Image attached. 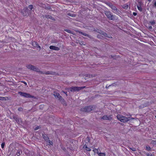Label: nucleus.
I'll return each mask as SVG.
<instances>
[{
    "label": "nucleus",
    "mask_w": 156,
    "mask_h": 156,
    "mask_svg": "<svg viewBox=\"0 0 156 156\" xmlns=\"http://www.w3.org/2000/svg\"><path fill=\"white\" fill-rule=\"evenodd\" d=\"M105 14L109 19L114 20L116 19V16L112 15L109 11H105Z\"/></svg>",
    "instance_id": "1"
},
{
    "label": "nucleus",
    "mask_w": 156,
    "mask_h": 156,
    "mask_svg": "<svg viewBox=\"0 0 156 156\" xmlns=\"http://www.w3.org/2000/svg\"><path fill=\"white\" fill-rule=\"evenodd\" d=\"M116 117L118 119L122 122H127L129 120L128 118L121 115H117Z\"/></svg>",
    "instance_id": "2"
},
{
    "label": "nucleus",
    "mask_w": 156,
    "mask_h": 156,
    "mask_svg": "<svg viewBox=\"0 0 156 156\" xmlns=\"http://www.w3.org/2000/svg\"><path fill=\"white\" fill-rule=\"evenodd\" d=\"M85 87V86L83 87H69V90L71 92H75L76 91H79V90L83 89Z\"/></svg>",
    "instance_id": "3"
},
{
    "label": "nucleus",
    "mask_w": 156,
    "mask_h": 156,
    "mask_svg": "<svg viewBox=\"0 0 156 156\" xmlns=\"http://www.w3.org/2000/svg\"><path fill=\"white\" fill-rule=\"evenodd\" d=\"M18 94H20L21 96L23 97L26 98H35L34 96L31 95L28 93L22 92L21 91H19Z\"/></svg>",
    "instance_id": "4"
},
{
    "label": "nucleus",
    "mask_w": 156,
    "mask_h": 156,
    "mask_svg": "<svg viewBox=\"0 0 156 156\" xmlns=\"http://www.w3.org/2000/svg\"><path fill=\"white\" fill-rule=\"evenodd\" d=\"M81 111L84 112H88L93 110V107L91 106L85 107L81 109Z\"/></svg>",
    "instance_id": "5"
},
{
    "label": "nucleus",
    "mask_w": 156,
    "mask_h": 156,
    "mask_svg": "<svg viewBox=\"0 0 156 156\" xmlns=\"http://www.w3.org/2000/svg\"><path fill=\"white\" fill-rule=\"evenodd\" d=\"M24 153L27 156H33L34 154V152L30 151L27 149L25 150Z\"/></svg>",
    "instance_id": "6"
},
{
    "label": "nucleus",
    "mask_w": 156,
    "mask_h": 156,
    "mask_svg": "<svg viewBox=\"0 0 156 156\" xmlns=\"http://www.w3.org/2000/svg\"><path fill=\"white\" fill-rule=\"evenodd\" d=\"M21 13L24 16H26L27 14L29 13L28 8L27 7L24 8L22 11Z\"/></svg>",
    "instance_id": "7"
},
{
    "label": "nucleus",
    "mask_w": 156,
    "mask_h": 156,
    "mask_svg": "<svg viewBox=\"0 0 156 156\" xmlns=\"http://www.w3.org/2000/svg\"><path fill=\"white\" fill-rule=\"evenodd\" d=\"M111 116L112 115H109L108 116L105 115L102 116L101 118V119L104 120H110L112 119Z\"/></svg>",
    "instance_id": "8"
},
{
    "label": "nucleus",
    "mask_w": 156,
    "mask_h": 156,
    "mask_svg": "<svg viewBox=\"0 0 156 156\" xmlns=\"http://www.w3.org/2000/svg\"><path fill=\"white\" fill-rule=\"evenodd\" d=\"M42 72L43 73H42L43 74H50L52 75H55L56 73L55 72H51V71H48L47 72Z\"/></svg>",
    "instance_id": "9"
},
{
    "label": "nucleus",
    "mask_w": 156,
    "mask_h": 156,
    "mask_svg": "<svg viewBox=\"0 0 156 156\" xmlns=\"http://www.w3.org/2000/svg\"><path fill=\"white\" fill-rule=\"evenodd\" d=\"M49 48L50 49L56 51H58L60 50V48L59 47L52 45L50 46Z\"/></svg>",
    "instance_id": "10"
},
{
    "label": "nucleus",
    "mask_w": 156,
    "mask_h": 156,
    "mask_svg": "<svg viewBox=\"0 0 156 156\" xmlns=\"http://www.w3.org/2000/svg\"><path fill=\"white\" fill-rule=\"evenodd\" d=\"M78 32L79 34H81L87 37L90 38L91 37V36L90 35H89L85 33L79 31H78Z\"/></svg>",
    "instance_id": "11"
},
{
    "label": "nucleus",
    "mask_w": 156,
    "mask_h": 156,
    "mask_svg": "<svg viewBox=\"0 0 156 156\" xmlns=\"http://www.w3.org/2000/svg\"><path fill=\"white\" fill-rule=\"evenodd\" d=\"M33 71H36L37 72H38L39 73L41 74H42V73H43L42 72V71H41L38 68H37L35 66H34V68Z\"/></svg>",
    "instance_id": "12"
},
{
    "label": "nucleus",
    "mask_w": 156,
    "mask_h": 156,
    "mask_svg": "<svg viewBox=\"0 0 156 156\" xmlns=\"http://www.w3.org/2000/svg\"><path fill=\"white\" fill-rule=\"evenodd\" d=\"M44 16H45V17L47 18L51 19L54 21L55 20V19L54 17H52L51 15H44Z\"/></svg>",
    "instance_id": "13"
},
{
    "label": "nucleus",
    "mask_w": 156,
    "mask_h": 156,
    "mask_svg": "<svg viewBox=\"0 0 156 156\" xmlns=\"http://www.w3.org/2000/svg\"><path fill=\"white\" fill-rule=\"evenodd\" d=\"M27 69H30L31 70H33L34 68V66L31 65H29L27 66Z\"/></svg>",
    "instance_id": "14"
},
{
    "label": "nucleus",
    "mask_w": 156,
    "mask_h": 156,
    "mask_svg": "<svg viewBox=\"0 0 156 156\" xmlns=\"http://www.w3.org/2000/svg\"><path fill=\"white\" fill-rule=\"evenodd\" d=\"M42 136L43 138L44 139L45 141H48V140L49 138L47 135L43 134L42 135Z\"/></svg>",
    "instance_id": "15"
},
{
    "label": "nucleus",
    "mask_w": 156,
    "mask_h": 156,
    "mask_svg": "<svg viewBox=\"0 0 156 156\" xmlns=\"http://www.w3.org/2000/svg\"><path fill=\"white\" fill-rule=\"evenodd\" d=\"M33 43L34 44H35V46H34L35 47L39 48L40 50L41 49V47L39 45L38 43L37 42L34 41Z\"/></svg>",
    "instance_id": "16"
},
{
    "label": "nucleus",
    "mask_w": 156,
    "mask_h": 156,
    "mask_svg": "<svg viewBox=\"0 0 156 156\" xmlns=\"http://www.w3.org/2000/svg\"><path fill=\"white\" fill-rule=\"evenodd\" d=\"M43 7L46 9H51V7L50 6V5L47 4V6L45 5H43Z\"/></svg>",
    "instance_id": "17"
},
{
    "label": "nucleus",
    "mask_w": 156,
    "mask_h": 156,
    "mask_svg": "<svg viewBox=\"0 0 156 156\" xmlns=\"http://www.w3.org/2000/svg\"><path fill=\"white\" fill-rule=\"evenodd\" d=\"M111 8L112 9L114 10V11H117L116 12L118 13V12L119 11V10H117V9L115 6L113 5H112L111 7Z\"/></svg>",
    "instance_id": "18"
},
{
    "label": "nucleus",
    "mask_w": 156,
    "mask_h": 156,
    "mask_svg": "<svg viewBox=\"0 0 156 156\" xmlns=\"http://www.w3.org/2000/svg\"><path fill=\"white\" fill-rule=\"evenodd\" d=\"M83 147L88 151H91L89 147H87V146L85 144L83 145Z\"/></svg>",
    "instance_id": "19"
},
{
    "label": "nucleus",
    "mask_w": 156,
    "mask_h": 156,
    "mask_svg": "<svg viewBox=\"0 0 156 156\" xmlns=\"http://www.w3.org/2000/svg\"><path fill=\"white\" fill-rule=\"evenodd\" d=\"M13 118L17 122H19V118L17 116L13 115Z\"/></svg>",
    "instance_id": "20"
},
{
    "label": "nucleus",
    "mask_w": 156,
    "mask_h": 156,
    "mask_svg": "<svg viewBox=\"0 0 156 156\" xmlns=\"http://www.w3.org/2000/svg\"><path fill=\"white\" fill-rule=\"evenodd\" d=\"M54 95L55 98H58L59 96H60V94L54 92Z\"/></svg>",
    "instance_id": "21"
},
{
    "label": "nucleus",
    "mask_w": 156,
    "mask_h": 156,
    "mask_svg": "<svg viewBox=\"0 0 156 156\" xmlns=\"http://www.w3.org/2000/svg\"><path fill=\"white\" fill-rule=\"evenodd\" d=\"M22 153V151L21 150H18L16 153L17 156H19Z\"/></svg>",
    "instance_id": "22"
},
{
    "label": "nucleus",
    "mask_w": 156,
    "mask_h": 156,
    "mask_svg": "<svg viewBox=\"0 0 156 156\" xmlns=\"http://www.w3.org/2000/svg\"><path fill=\"white\" fill-rule=\"evenodd\" d=\"M137 8L138 9L140 12H141L142 11V8L141 7L140 5H137Z\"/></svg>",
    "instance_id": "23"
},
{
    "label": "nucleus",
    "mask_w": 156,
    "mask_h": 156,
    "mask_svg": "<svg viewBox=\"0 0 156 156\" xmlns=\"http://www.w3.org/2000/svg\"><path fill=\"white\" fill-rule=\"evenodd\" d=\"M104 36L105 37H107L109 38H112V36L111 35H110L109 34H106V33H105V34L104 35Z\"/></svg>",
    "instance_id": "24"
},
{
    "label": "nucleus",
    "mask_w": 156,
    "mask_h": 156,
    "mask_svg": "<svg viewBox=\"0 0 156 156\" xmlns=\"http://www.w3.org/2000/svg\"><path fill=\"white\" fill-rule=\"evenodd\" d=\"M64 30L68 33L70 34H73L72 32L69 30V29H65Z\"/></svg>",
    "instance_id": "25"
},
{
    "label": "nucleus",
    "mask_w": 156,
    "mask_h": 156,
    "mask_svg": "<svg viewBox=\"0 0 156 156\" xmlns=\"http://www.w3.org/2000/svg\"><path fill=\"white\" fill-rule=\"evenodd\" d=\"M98 155L100 156H105V153H99Z\"/></svg>",
    "instance_id": "26"
},
{
    "label": "nucleus",
    "mask_w": 156,
    "mask_h": 156,
    "mask_svg": "<svg viewBox=\"0 0 156 156\" xmlns=\"http://www.w3.org/2000/svg\"><path fill=\"white\" fill-rule=\"evenodd\" d=\"M105 3L110 8L112 5V3L109 2H106Z\"/></svg>",
    "instance_id": "27"
},
{
    "label": "nucleus",
    "mask_w": 156,
    "mask_h": 156,
    "mask_svg": "<svg viewBox=\"0 0 156 156\" xmlns=\"http://www.w3.org/2000/svg\"><path fill=\"white\" fill-rule=\"evenodd\" d=\"M94 31H96L98 33H99V34H100V32H101V30H99V29H94Z\"/></svg>",
    "instance_id": "28"
},
{
    "label": "nucleus",
    "mask_w": 156,
    "mask_h": 156,
    "mask_svg": "<svg viewBox=\"0 0 156 156\" xmlns=\"http://www.w3.org/2000/svg\"><path fill=\"white\" fill-rule=\"evenodd\" d=\"M58 98V99L59 100L61 101H63V100H64L63 98H62V97L60 95V96H59Z\"/></svg>",
    "instance_id": "29"
},
{
    "label": "nucleus",
    "mask_w": 156,
    "mask_h": 156,
    "mask_svg": "<svg viewBox=\"0 0 156 156\" xmlns=\"http://www.w3.org/2000/svg\"><path fill=\"white\" fill-rule=\"evenodd\" d=\"M151 143L153 145H156V140H152Z\"/></svg>",
    "instance_id": "30"
},
{
    "label": "nucleus",
    "mask_w": 156,
    "mask_h": 156,
    "mask_svg": "<svg viewBox=\"0 0 156 156\" xmlns=\"http://www.w3.org/2000/svg\"><path fill=\"white\" fill-rule=\"evenodd\" d=\"M93 151H94V153H97L98 154V153H99L98 152V149H97L96 148L94 149L93 150Z\"/></svg>",
    "instance_id": "31"
},
{
    "label": "nucleus",
    "mask_w": 156,
    "mask_h": 156,
    "mask_svg": "<svg viewBox=\"0 0 156 156\" xmlns=\"http://www.w3.org/2000/svg\"><path fill=\"white\" fill-rule=\"evenodd\" d=\"M146 149L148 151H150L151 150V148L149 146H146Z\"/></svg>",
    "instance_id": "32"
},
{
    "label": "nucleus",
    "mask_w": 156,
    "mask_h": 156,
    "mask_svg": "<svg viewBox=\"0 0 156 156\" xmlns=\"http://www.w3.org/2000/svg\"><path fill=\"white\" fill-rule=\"evenodd\" d=\"M48 145H51L53 144L51 140H49L48 142Z\"/></svg>",
    "instance_id": "33"
},
{
    "label": "nucleus",
    "mask_w": 156,
    "mask_h": 156,
    "mask_svg": "<svg viewBox=\"0 0 156 156\" xmlns=\"http://www.w3.org/2000/svg\"><path fill=\"white\" fill-rule=\"evenodd\" d=\"M5 97H0V100L2 101H6V99L5 98Z\"/></svg>",
    "instance_id": "34"
},
{
    "label": "nucleus",
    "mask_w": 156,
    "mask_h": 156,
    "mask_svg": "<svg viewBox=\"0 0 156 156\" xmlns=\"http://www.w3.org/2000/svg\"><path fill=\"white\" fill-rule=\"evenodd\" d=\"M128 5L126 4H125L123 5L122 8L125 9H126L128 8Z\"/></svg>",
    "instance_id": "35"
},
{
    "label": "nucleus",
    "mask_w": 156,
    "mask_h": 156,
    "mask_svg": "<svg viewBox=\"0 0 156 156\" xmlns=\"http://www.w3.org/2000/svg\"><path fill=\"white\" fill-rule=\"evenodd\" d=\"M28 7L30 10H31L33 8V6L32 5H29Z\"/></svg>",
    "instance_id": "36"
},
{
    "label": "nucleus",
    "mask_w": 156,
    "mask_h": 156,
    "mask_svg": "<svg viewBox=\"0 0 156 156\" xmlns=\"http://www.w3.org/2000/svg\"><path fill=\"white\" fill-rule=\"evenodd\" d=\"M150 23H151V25H153L155 23L154 20H153V21H151L150 22Z\"/></svg>",
    "instance_id": "37"
},
{
    "label": "nucleus",
    "mask_w": 156,
    "mask_h": 156,
    "mask_svg": "<svg viewBox=\"0 0 156 156\" xmlns=\"http://www.w3.org/2000/svg\"><path fill=\"white\" fill-rule=\"evenodd\" d=\"M100 34H101L104 35L105 34V32L101 30V32H100Z\"/></svg>",
    "instance_id": "38"
},
{
    "label": "nucleus",
    "mask_w": 156,
    "mask_h": 156,
    "mask_svg": "<svg viewBox=\"0 0 156 156\" xmlns=\"http://www.w3.org/2000/svg\"><path fill=\"white\" fill-rule=\"evenodd\" d=\"M5 142H3L2 144H1V147H2V148H3L4 147V146H5Z\"/></svg>",
    "instance_id": "39"
},
{
    "label": "nucleus",
    "mask_w": 156,
    "mask_h": 156,
    "mask_svg": "<svg viewBox=\"0 0 156 156\" xmlns=\"http://www.w3.org/2000/svg\"><path fill=\"white\" fill-rule=\"evenodd\" d=\"M130 149L133 151H136V149L134 147L130 148Z\"/></svg>",
    "instance_id": "40"
},
{
    "label": "nucleus",
    "mask_w": 156,
    "mask_h": 156,
    "mask_svg": "<svg viewBox=\"0 0 156 156\" xmlns=\"http://www.w3.org/2000/svg\"><path fill=\"white\" fill-rule=\"evenodd\" d=\"M41 128V127H40V126H37L35 128H34V130H37V129H40V128Z\"/></svg>",
    "instance_id": "41"
},
{
    "label": "nucleus",
    "mask_w": 156,
    "mask_h": 156,
    "mask_svg": "<svg viewBox=\"0 0 156 156\" xmlns=\"http://www.w3.org/2000/svg\"><path fill=\"white\" fill-rule=\"evenodd\" d=\"M18 110L19 111H20V112H21V111H23V109L21 107H20V108H19L18 109Z\"/></svg>",
    "instance_id": "42"
},
{
    "label": "nucleus",
    "mask_w": 156,
    "mask_h": 156,
    "mask_svg": "<svg viewBox=\"0 0 156 156\" xmlns=\"http://www.w3.org/2000/svg\"><path fill=\"white\" fill-rule=\"evenodd\" d=\"M86 140L88 142H89L90 141V138L89 137H87L86 139Z\"/></svg>",
    "instance_id": "43"
},
{
    "label": "nucleus",
    "mask_w": 156,
    "mask_h": 156,
    "mask_svg": "<svg viewBox=\"0 0 156 156\" xmlns=\"http://www.w3.org/2000/svg\"><path fill=\"white\" fill-rule=\"evenodd\" d=\"M147 156H154L151 153H148L147 154Z\"/></svg>",
    "instance_id": "44"
},
{
    "label": "nucleus",
    "mask_w": 156,
    "mask_h": 156,
    "mask_svg": "<svg viewBox=\"0 0 156 156\" xmlns=\"http://www.w3.org/2000/svg\"><path fill=\"white\" fill-rule=\"evenodd\" d=\"M148 28L149 29L151 30L152 29V27L151 26H149L148 27Z\"/></svg>",
    "instance_id": "45"
},
{
    "label": "nucleus",
    "mask_w": 156,
    "mask_h": 156,
    "mask_svg": "<svg viewBox=\"0 0 156 156\" xmlns=\"http://www.w3.org/2000/svg\"><path fill=\"white\" fill-rule=\"evenodd\" d=\"M133 15H134V16H136L137 15V13L135 12H133Z\"/></svg>",
    "instance_id": "46"
},
{
    "label": "nucleus",
    "mask_w": 156,
    "mask_h": 156,
    "mask_svg": "<svg viewBox=\"0 0 156 156\" xmlns=\"http://www.w3.org/2000/svg\"><path fill=\"white\" fill-rule=\"evenodd\" d=\"M154 7H156V2H155L153 5Z\"/></svg>",
    "instance_id": "47"
},
{
    "label": "nucleus",
    "mask_w": 156,
    "mask_h": 156,
    "mask_svg": "<svg viewBox=\"0 0 156 156\" xmlns=\"http://www.w3.org/2000/svg\"><path fill=\"white\" fill-rule=\"evenodd\" d=\"M90 75L87 74L86 75V77H90Z\"/></svg>",
    "instance_id": "48"
},
{
    "label": "nucleus",
    "mask_w": 156,
    "mask_h": 156,
    "mask_svg": "<svg viewBox=\"0 0 156 156\" xmlns=\"http://www.w3.org/2000/svg\"><path fill=\"white\" fill-rule=\"evenodd\" d=\"M44 105H41L40 106V108H42L44 107Z\"/></svg>",
    "instance_id": "49"
},
{
    "label": "nucleus",
    "mask_w": 156,
    "mask_h": 156,
    "mask_svg": "<svg viewBox=\"0 0 156 156\" xmlns=\"http://www.w3.org/2000/svg\"><path fill=\"white\" fill-rule=\"evenodd\" d=\"M114 83H113V84H112V85H109V86L108 87H110V86H112H112H114Z\"/></svg>",
    "instance_id": "50"
},
{
    "label": "nucleus",
    "mask_w": 156,
    "mask_h": 156,
    "mask_svg": "<svg viewBox=\"0 0 156 156\" xmlns=\"http://www.w3.org/2000/svg\"><path fill=\"white\" fill-rule=\"evenodd\" d=\"M24 84H25L26 85H27V83H26L25 82H23Z\"/></svg>",
    "instance_id": "51"
},
{
    "label": "nucleus",
    "mask_w": 156,
    "mask_h": 156,
    "mask_svg": "<svg viewBox=\"0 0 156 156\" xmlns=\"http://www.w3.org/2000/svg\"><path fill=\"white\" fill-rule=\"evenodd\" d=\"M63 92L65 93V94H66V95H67V94H66V93H67V92H65V91H63Z\"/></svg>",
    "instance_id": "52"
},
{
    "label": "nucleus",
    "mask_w": 156,
    "mask_h": 156,
    "mask_svg": "<svg viewBox=\"0 0 156 156\" xmlns=\"http://www.w3.org/2000/svg\"><path fill=\"white\" fill-rule=\"evenodd\" d=\"M68 15L69 16H71V14H70V13H69V14H68Z\"/></svg>",
    "instance_id": "53"
},
{
    "label": "nucleus",
    "mask_w": 156,
    "mask_h": 156,
    "mask_svg": "<svg viewBox=\"0 0 156 156\" xmlns=\"http://www.w3.org/2000/svg\"><path fill=\"white\" fill-rule=\"evenodd\" d=\"M49 10H50V11H53V10L51 8V9H49Z\"/></svg>",
    "instance_id": "54"
},
{
    "label": "nucleus",
    "mask_w": 156,
    "mask_h": 156,
    "mask_svg": "<svg viewBox=\"0 0 156 156\" xmlns=\"http://www.w3.org/2000/svg\"><path fill=\"white\" fill-rule=\"evenodd\" d=\"M148 1L149 2H151V0H148Z\"/></svg>",
    "instance_id": "55"
},
{
    "label": "nucleus",
    "mask_w": 156,
    "mask_h": 156,
    "mask_svg": "<svg viewBox=\"0 0 156 156\" xmlns=\"http://www.w3.org/2000/svg\"><path fill=\"white\" fill-rule=\"evenodd\" d=\"M36 156H41L40 155L38 154V155H37Z\"/></svg>",
    "instance_id": "56"
},
{
    "label": "nucleus",
    "mask_w": 156,
    "mask_h": 156,
    "mask_svg": "<svg viewBox=\"0 0 156 156\" xmlns=\"http://www.w3.org/2000/svg\"><path fill=\"white\" fill-rule=\"evenodd\" d=\"M111 57H112V58H113V56L112 55H111Z\"/></svg>",
    "instance_id": "57"
},
{
    "label": "nucleus",
    "mask_w": 156,
    "mask_h": 156,
    "mask_svg": "<svg viewBox=\"0 0 156 156\" xmlns=\"http://www.w3.org/2000/svg\"><path fill=\"white\" fill-rule=\"evenodd\" d=\"M155 118H156V115L155 116Z\"/></svg>",
    "instance_id": "58"
}]
</instances>
